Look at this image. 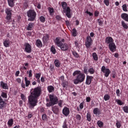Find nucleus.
<instances>
[{
	"label": "nucleus",
	"instance_id": "nucleus-23",
	"mask_svg": "<svg viewBox=\"0 0 128 128\" xmlns=\"http://www.w3.org/2000/svg\"><path fill=\"white\" fill-rule=\"evenodd\" d=\"M61 4L62 6L64 12V14H66V8L68 6L66 2H61Z\"/></svg>",
	"mask_w": 128,
	"mask_h": 128
},
{
	"label": "nucleus",
	"instance_id": "nucleus-43",
	"mask_svg": "<svg viewBox=\"0 0 128 128\" xmlns=\"http://www.w3.org/2000/svg\"><path fill=\"white\" fill-rule=\"evenodd\" d=\"M97 124L100 128H102L104 126V122L101 120H98Z\"/></svg>",
	"mask_w": 128,
	"mask_h": 128
},
{
	"label": "nucleus",
	"instance_id": "nucleus-54",
	"mask_svg": "<svg viewBox=\"0 0 128 128\" xmlns=\"http://www.w3.org/2000/svg\"><path fill=\"white\" fill-rule=\"evenodd\" d=\"M42 76V74L40 73L38 78V79L37 80V82L38 84H40V76Z\"/></svg>",
	"mask_w": 128,
	"mask_h": 128
},
{
	"label": "nucleus",
	"instance_id": "nucleus-42",
	"mask_svg": "<svg viewBox=\"0 0 128 128\" xmlns=\"http://www.w3.org/2000/svg\"><path fill=\"white\" fill-rule=\"evenodd\" d=\"M122 124H121V122H120L119 120H117L116 122V126L117 128H121Z\"/></svg>",
	"mask_w": 128,
	"mask_h": 128
},
{
	"label": "nucleus",
	"instance_id": "nucleus-19",
	"mask_svg": "<svg viewBox=\"0 0 128 128\" xmlns=\"http://www.w3.org/2000/svg\"><path fill=\"white\" fill-rule=\"evenodd\" d=\"M112 36H107V38H106V40H105V42H106V44H109V49L110 50V45L111 44V42H112Z\"/></svg>",
	"mask_w": 128,
	"mask_h": 128
},
{
	"label": "nucleus",
	"instance_id": "nucleus-31",
	"mask_svg": "<svg viewBox=\"0 0 128 128\" xmlns=\"http://www.w3.org/2000/svg\"><path fill=\"white\" fill-rule=\"evenodd\" d=\"M24 80H25L26 86H29L30 84V80H28L26 76L24 78Z\"/></svg>",
	"mask_w": 128,
	"mask_h": 128
},
{
	"label": "nucleus",
	"instance_id": "nucleus-49",
	"mask_svg": "<svg viewBox=\"0 0 128 128\" xmlns=\"http://www.w3.org/2000/svg\"><path fill=\"white\" fill-rule=\"evenodd\" d=\"M122 10L124 12H128V9H127V5L126 4H123L122 6Z\"/></svg>",
	"mask_w": 128,
	"mask_h": 128
},
{
	"label": "nucleus",
	"instance_id": "nucleus-34",
	"mask_svg": "<svg viewBox=\"0 0 128 128\" xmlns=\"http://www.w3.org/2000/svg\"><path fill=\"white\" fill-rule=\"evenodd\" d=\"M92 58L94 60H98V56L96 52H93L92 54Z\"/></svg>",
	"mask_w": 128,
	"mask_h": 128
},
{
	"label": "nucleus",
	"instance_id": "nucleus-45",
	"mask_svg": "<svg viewBox=\"0 0 128 128\" xmlns=\"http://www.w3.org/2000/svg\"><path fill=\"white\" fill-rule=\"evenodd\" d=\"M123 110L124 112L128 113V106H123Z\"/></svg>",
	"mask_w": 128,
	"mask_h": 128
},
{
	"label": "nucleus",
	"instance_id": "nucleus-35",
	"mask_svg": "<svg viewBox=\"0 0 128 128\" xmlns=\"http://www.w3.org/2000/svg\"><path fill=\"white\" fill-rule=\"evenodd\" d=\"M86 118H87V120L88 122H91V120H92V116H91V114L90 112H88L87 113Z\"/></svg>",
	"mask_w": 128,
	"mask_h": 128
},
{
	"label": "nucleus",
	"instance_id": "nucleus-26",
	"mask_svg": "<svg viewBox=\"0 0 128 128\" xmlns=\"http://www.w3.org/2000/svg\"><path fill=\"white\" fill-rule=\"evenodd\" d=\"M10 40H6L4 42V46L6 48H8L10 46Z\"/></svg>",
	"mask_w": 128,
	"mask_h": 128
},
{
	"label": "nucleus",
	"instance_id": "nucleus-32",
	"mask_svg": "<svg viewBox=\"0 0 128 128\" xmlns=\"http://www.w3.org/2000/svg\"><path fill=\"white\" fill-rule=\"evenodd\" d=\"M54 64L56 68H60V62L58 60H55Z\"/></svg>",
	"mask_w": 128,
	"mask_h": 128
},
{
	"label": "nucleus",
	"instance_id": "nucleus-12",
	"mask_svg": "<svg viewBox=\"0 0 128 128\" xmlns=\"http://www.w3.org/2000/svg\"><path fill=\"white\" fill-rule=\"evenodd\" d=\"M66 16L68 18H72V14H71V10L70 8V6H66Z\"/></svg>",
	"mask_w": 128,
	"mask_h": 128
},
{
	"label": "nucleus",
	"instance_id": "nucleus-52",
	"mask_svg": "<svg viewBox=\"0 0 128 128\" xmlns=\"http://www.w3.org/2000/svg\"><path fill=\"white\" fill-rule=\"evenodd\" d=\"M84 74H88V68H86V66H84Z\"/></svg>",
	"mask_w": 128,
	"mask_h": 128
},
{
	"label": "nucleus",
	"instance_id": "nucleus-3",
	"mask_svg": "<svg viewBox=\"0 0 128 128\" xmlns=\"http://www.w3.org/2000/svg\"><path fill=\"white\" fill-rule=\"evenodd\" d=\"M72 76H76V78L74 80V84H81L85 80L86 74H84V72H81L80 70H75V72H73Z\"/></svg>",
	"mask_w": 128,
	"mask_h": 128
},
{
	"label": "nucleus",
	"instance_id": "nucleus-21",
	"mask_svg": "<svg viewBox=\"0 0 128 128\" xmlns=\"http://www.w3.org/2000/svg\"><path fill=\"white\" fill-rule=\"evenodd\" d=\"M120 16L122 20H124L126 22H128V14H126V13L122 14Z\"/></svg>",
	"mask_w": 128,
	"mask_h": 128
},
{
	"label": "nucleus",
	"instance_id": "nucleus-24",
	"mask_svg": "<svg viewBox=\"0 0 128 128\" xmlns=\"http://www.w3.org/2000/svg\"><path fill=\"white\" fill-rule=\"evenodd\" d=\"M14 124V118H10V120H8V128L12 127V126H13Z\"/></svg>",
	"mask_w": 128,
	"mask_h": 128
},
{
	"label": "nucleus",
	"instance_id": "nucleus-30",
	"mask_svg": "<svg viewBox=\"0 0 128 128\" xmlns=\"http://www.w3.org/2000/svg\"><path fill=\"white\" fill-rule=\"evenodd\" d=\"M48 10L49 12L50 16H53L54 12V10L53 8H48Z\"/></svg>",
	"mask_w": 128,
	"mask_h": 128
},
{
	"label": "nucleus",
	"instance_id": "nucleus-22",
	"mask_svg": "<svg viewBox=\"0 0 128 128\" xmlns=\"http://www.w3.org/2000/svg\"><path fill=\"white\" fill-rule=\"evenodd\" d=\"M36 44L38 48L42 47V42L40 40H36Z\"/></svg>",
	"mask_w": 128,
	"mask_h": 128
},
{
	"label": "nucleus",
	"instance_id": "nucleus-14",
	"mask_svg": "<svg viewBox=\"0 0 128 128\" xmlns=\"http://www.w3.org/2000/svg\"><path fill=\"white\" fill-rule=\"evenodd\" d=\"M52 106V110L54 114H58L59 112H60V108L58 106Z\"/></svg>",
	"mask_w": 128,
	"mask_h": 128
},
{
	"label": "nucleus",
	"instance_id": "nucleus-2",
	"mask_svg": "<svg viewBox=\"0 0 128 128\" xmlns=\"http://www.w3.org/2000/svg\"><path fill=\"white\" fill-rule=\"evenodd\" d=\"M50 100L49 102H47L46 104V106H54V104H56L58 103V106L60 108L62 107V104L64 102V100H58V98L56 96H54V94H50Z\"/></svg>",
	"mask_w": 128,
	"mask_h": 128
},
{
	"label": "nucleus",
	"instance_id": "nucleus-57",
	"mask_svg": "<svg viewBox=\"0 0 128 128\" xmlns=\"http://www.w3.org/2000/svg\"><path fill=\"white\" fill-rule=\"evenodd\" d=\"M105 62H106V64H110V58H105Z\"/></svg>",
	"mask_w": 128,
	"mask_h": 128
},
{
	"label": "nucleus",
	"instance_id": "nucleus-60",
	"mask_svg": "<svg viewBox=\"0 0 128 128\" xmlns=\"http://www.w3.org/2000/svg\"><path fill=\"white\" fill-rule=\"evenodd\" d=\"M46 118H47V116L46 114H42V119L44 120H46Z\"/></svg>",
	"mask_w": 128,
	"mask_h": 128
},
{
	"label": "nucleus",
	"instance_id": "nucleus-13",
	"mask_svg": "<svg viewBox=\"0 0 128 128\" xmlns=\"http://www.w3.org/2000/svg\"><path fill=\"white\" fill-rule=\"evenodd\" d=\"M62 114L66 116H68L70 114V108L67 106H64L62 109Z\"/></svg>",
	"mask_w": 128,
	"mask_h": 128
},
{
	"label": "nucleus",
	"instance_id": "nucleus-44",
	"mask_svg": "<svg viewBox=\"0 0 128 128\" xmlns=\"http://www.w3.org/2000/svg\"><path fill=\"white\" fill-rule=\"evenodd\" d=\"M110 96L109 94H105L104 96V100L106 101L108 100L110 98Z\"/></svg>",
	"mask_w": 128,
	"mask_h": 128
},
{
	"label": "nucleus",
	"instance_id": "nucleus-4",
	"mask_svg": "<svg viewBox=\"0 0 128 128\" xmlns=\"http://www.w3.org/2000/svg\"><path fill=\"white\" fill-rule=\"evenodd\" d=\"M54 42L58 46H59L60 48L62 50H68L69 48L68 44H62L60 40V38H56Z\"/></svg>",
	"mask_w": 128,
	"mask_h": 128
},
{
	"label": "nucleus",
	"instance_id": "nucleus-56",
	"mask_svg": "<svg viewBox=\"0 0 128 128\" xmlns=\"http://www.w3.org/2000/svg\"><path fill=\"white\" fill-rule=\"evenodd\" d=\"M116 94H117L118 96H120V90L119 89L116 90Z\"/></svg>",
	"mask_w": 128,
	"mask_h": 128
},
{
	"label": "nucleus",
	"instance_id": "nucleus-40",
	"mask_svg": "<svg viewBox=\"0 0 128 128\" xmlns=\"http://www.w3.org/2000/svg\"><path fill=\"white\" fill-rule=\"evenodd\" d=\"M98 24L99 26H102L103 24L104 20L102 18H98Z\"/></svg>",
	"mask_w": 128,
	"mask_h": 128
},
{
	"label": "nucleus",
	"instance_id": "nucleus-20",
	"mask_svg": "<svg viewBox=\"0 0 128 128\" xmlns=\"http://www.w3.org/2000/svg\"><path fill=\"white\" fill-rule=\"evenodd\" d=\"M34 26V24L33 22H30V24H28L26 28V30H32Z\"/></svg>",
	"mask_w": 128,
	"mask_h": 128
},
{
	"label": "nucleus",
	"instance_id": "nucleus-63",
	"mask_svg": "<svg viewBox=\"0 0 128 128\" xmlns=\"http://www.w3.org/2000/svg\"><path fill=\"white\" fill-rule=\"evenodd\" d=\"M16 82H18V84H20L22 82L21 78H16Z\"/></svg>",
	"mask_w": 128,
	"mask_h": 128
},
{
	"label": "nucleus",
	"instance_id": "nucleus-59",
	"mask_svg": "<svg viewBox=\"0 0 128 128\" xmlns=\"http://www.w3.org/2000/svg\"><path fill=\"white\" fill-rule=\"evenodd\" d=\"M86 100L88 102H90L91 100V98L90 96H87L86 98Z\"/></svg>",
	"mask_w": 128,
	"mask_h": 128
},
{
	"label": "nucleus",
	"instance_id": "nucleus-27",
	"mask_svg": "<svg viewBox=\"0 0 128 128\" xmlns=\"http://www.w3.org/2000/svg\"><path fill=\"white\" fill-rule=\"evenodd\" d=\"M46 16H40L39 18V20L41 22L44 23L46 22Z\"/></svg>",
	"mask_w": 128,
	"mask_h": 128
},
{
	"label": "nucleus",
	"instance_id": "nucleus-41",
	"mask_svg": "<svg viewBox=\"0 0 128 128\" xmlns=\"http://www.w3.org/2000/svg\"><path fill=\"white\" fill-rule=\"evenodd\" d=\"M50 50H51L52 52V54H55L56 52V50L54 46H51Z\"/></svg>",
	"mask_w": 128,
	"mask_h": 128
},
{
	"label": "nucleus",
	"instance_id": "nucleus-50",
	"mask_svg": "<svg viewBox=\"0 0 128 128\" xmlns=\"http://www.w3.org/2000/svg\"><path fill=\"white\" fill-rule=\"evenodd\" d=\"M86 14H89L90 16H93L94 14L92 12H88V10H86Z\"/></svg>",
	"mask_w": 128,
	"mask_h": 128
},
{
	"label": "nucleus",
	"instance_id": "nucleus-55",
	"mask_svg": "<svg viewBox=\"0 0 128 128\" xmlns=\"http://www.w3.org/2000/svg\"><path fill=\"white\" fill-rule=\"evenodd\" d=\"M84 102H80V110H82V108H84Z\"/></svg>",
	"mask_w": 128,
	"mask_h": 128
},
{
	"label": "nucleus",
	"instance_id": "nucleus-5",
	"mask_svg": "<svg viewBox=\"0 0 128 128\" xmlns=\"http://www.w3.org/2000/svg\"><path fill=\"white\" fill-rule=\"evenodd\" d=\"M27 16L29 22H34L36 18V12L34 10H30L27 12Z\"/></svg>",
	"mask_w": 128,
	"mask_h": 128
},
{
	"label": "nucleus",
	"instance_id": "nucleus-37",
	"mask_svg": "<svg viewBox=\"0 0 128 128\" xmlns=\"http://www.w3.org/2000/svg\"><path fill=\"white\" fill-rule=\"evenodd\" d=\"M29 68V64L28 62H24V66H23V69L24 70H28Z\"/></svg>",
	"mask_w": 128,
	"mask_h": 128
},
{
	"label": "nucleus",
	"instance_id": "nucleus-64",
	"mask_svg": "<svg viewBox=\"0 0 128 128\" xmlns=\"http://www.w3.org/2000/svg\"><path fill=\"white\" fill-rule=\"evenodd\" d=\"M56 19L58 20H61V16H56Z\"/></svg>",
	"mask_w": 128,
	"mask_h": 128
},
{
	"label": "nucleus",
	"instance_id": "nucleus-15",
	"mask_svg": "<svg viewBox=\"0 0 128 128\" xmlns=\"http://www.w3.org/2000/svg\"><path fill=\"white\" fill-rule=\"evenodd\" d=\"M0 86L4 90H8L9 88L8 84L4 82L2 80L0 82Z\"/></svg>",
	"mask_w": 128,
	"mask_h": 128
},
{
	"label": "nucleus",
	"instance_id": "nucleus-33",
	"mask_svg": "<svg viewBox=\"0 0 128 128\" xmlns=\"http://www.w3.org/2000/svg\"><path fill=\"white\" fill-rule=\"evenodd\" d=\"M122 28H124L125 30H128V24H126V22H124V20H122Z\"/></svg>",
	"mask_w": 128,
	"mask_h": 128
},
{
	"label": "nucleus",
	"instance_id": "nucleus-36",
	"mask_svg": "<svg viewBox=\"0 0 128 128\" xmlns=\"http://www.w3.org/2000/svg\"><path fill=\"white\" fill-rule=\"evenodd\" d=\"M72 54H73V56H74L76 58H80V54H78V52H76V50H74L73 52H72Z\"/></svg>",
	"mask_w": 128,
	"mask_h": 128
},
{
	"label": "nucleus",
	"instance_id": "nucleus-48",
	"mask_svg": "<svg viewBox=\"0 0 128 128\" xmlns=\"http://www.w3.org/2000/svg\"><path fill=\"white\" fill-rule=\"evenodd\" d=\"M105 6H110V0H104V2Z\"/></svg>",
	"mask_w": 128,
	"mask_h": 128
},
{
	"label": "nucleus",
	"instance_id": "nucleus-51",
	"mask_svg": "<svg viewBox=\"0 0 128 128\" xmlns=\"http://www.w3.org/2000/svg\"><path fill=\"white\" fill-rule=\"evenodd\" d=\"M32 70H30L29 72H28V77L32 78Z\"/></svg>",
	"mask_w": 128,
	"mask_h": 128
},
{
	"label": "nucleus",
	"instance_id": "nucleus-1",
	"mask_svg": "<svg viewBox=\"0 0 128 128\" xmlns=\"http://www.w3.org/2000/svg\"><path fill=\"white\" fill-rule=\"evenodd\" d=\"M42 86H37L34 88L32 94L28 96V106L32 110L34 108V106H37L38 102V98L42 94Z\"/></svg>",
	"mask_w": 128,
	"mask_h": 128
},
{
	"label": "nucleus",
	"instance_id": "nucleus-47",
	"mask_svg": "<svg viewBox=\"0 0 128 128\" xmlns=\"http://www.w3.org/2000/svg\"><path fill=\"white\" fill-rule=\"evenodd\" d=\"M76 118L78 120H82V116L80 114H76Z\"/></svg>",
	"mask_w": 128,
	"mask_h": 128
},
{
	"label": "nucleus",
	"instance_id": "nucleus-28",
	"mask_svg": "<svg viewBox=\"0 0 128 128\" xmlns=\"http://www.w3.org/2000/svg\"><path fill=\"white\" fill-rule=\"evenodd\" d=\"M48 90L49 92H52L54 90V88L52 86H48Z\"/></svg>",
	"mask_w": 128,
	"mask_h": 128
},
{
	"label": "nucleus",
	"instance_id": "nucleus-10",
	"mask_svg": "<svg viewBox=\"0 0 128 128\" xmlns=\"http://www.w3.org/2000/svg\"><path fill=\"white\" fill-rule=\"evenodd\" d=\"M24 50L28 54L32 52V46L28 42H26L24 44Z\"/></svg>",
	"mask_w": 128,
	"mask_h": 128
},
{
	"label": "nucleus",
	"instance_id": "nucleus-62",
	"mask_svg": "<svg viewBox=\"0 0 128 128\" xmlns=\"http://www.w3.org/2000/svg\"><path fill=\"white\" fill-rule=\"evenodd\" d=\"M20 74V70H17V72H16V74H15L16 76H18Z\"/></svg>",
	"mask_w": 128,
	"mask_h": 128
},
{
	"label": "nucleus",
	"instance_id": "nucleus-9",
	"mask_svg": "<svg viewBox=\"0 0 128 128\" xmlns=\"http://www.w3.org/2000/svg\"><path fill=\"white\" fill-rule=\"evenodd\" d=\"M93 42V40L92 38L90 37V36H88L86 38V48H90V46H92V44Z\"/></svg>",
	"mask_w": 128,
	"mask_h": 128
},
{
	"label": "nucleus",
	"instance_id": "nucleus-46",
	"mask_svg": "<svg viewBox=\"0 0 128 128\" xmlns=\"http://www.w3.org/2000/svg\"><path fill=\"white\" fill-rule=\"evenodd\" d=\"M88 72L91 74H94V68H90L88 69Z\"/></svg>",
	"mask_w": 128,
	"mask_h": 128
},
{
	"label": "nucleus",
	"instance_id": "nucleus-53",
	"mask_svg": "<svg viewBox=\"0 0 128 128\" xmlns=\"http://www.w3.org/2000/svg\"><path fill=\"white\" fill-rule=\"evenodd\" d=\"M100 14V12H98V10H96L95 12L94 13V15L96 17H98V16Z\"/></svg>",
	"mask_w": 128,
	"mask_h": 128
},
{
	"label": "nucleus",
	"instance_id": "nucleus-8",
	"mask_svg": "<svg viewBox=\"0 0 128 128\" xmlns=\"http://www.w3.org/2000/svg\"><path fill=\"white\" fill-rule=\"evenodd\" d=\"M101 72L104 74V76L106 78H108L109 76L111 71L110 70V68H106L104 66H103L101 68Z\"/></svg>",
	"mask_w": 128,
	"mask_h": 128
},
{
	"label": "nucleus",
	"instance_id": "nucleus-58",
	"mask_svg": "<svg viewBox=\"0 0 128 128\" xmlns=\"http://www.w3.org/2000/svg\"><path fill=\"white\" fill-rule=\"evenodd\" d=\"M40 73V72L39 74L36 73V74H35V78H36V82H38V78H39Z\"/></svg>",
	"mask_w": 128,
	"mask_h": 128
},
{
	"label": "nucleus",
	"instance_id": "nucleus-38",
	"mask_svg": "<svg viewBox=\"0 0 128 128\" xmlns=\"http://www.w3.org/2000/svg\"><path fill=\"white\" fill-rule=\"evenodd\" d=\"M116 102L120 106H122V104H124V102H122V100H118V99L116 100Z\"/></svg>",
	"mask_w": 128,
	"mask_h": 128
},
{
	"label": "nucleus",
	"instance_id": "nucleus-7",
	"mask_svg": "<svg viewBox=\"0 0 128 128\" xmlns=\"http://www.w3.org/2000/svg\"><path fill=\"white\" fill-rule=\"evenodd\" d=\"M5 12L6 14V19L8 22H12V10L11 8H6Z\"/></svg>",
	"mask_w": 128,
	"mask_h": 128
},
{
	"label": "nucleus",
	"instance_id": "nucleus-29",
	"mask_svg": "<svg viewBox=\"0 0 128 128\" xmlns=\"http://www.w3.org/2000/svg\"><path fill=\"white\" fill-rule=\"evenodd\" d=\"M72 36H74V37L77 36L78 32H77L76 28H73L72 30Z\"/></svg>",
	"mask_w": 128,
	"mask_h": 128
},
{
	"label": "nucleus",
	"instance_id": "nucleus-39",
	"mask_svg": "<svg viewBox=\"0 0 128 128\" xmlns=\"http://www.w3.org/2000/svg\"><path fill=\"white\" fill-rule=\"evenodd\" d=\"M62 126V128H68V124H67L66 120H64Z\"/></svg>",
	"mask_w": 128,
	"mask_h": 128
},
{
	"label": "nucleus",
	"instance_id": "nucleus-61",
	"mask_svg": "<svg viewBox=\"0 0 128 128\" xmlns=\"http://www.w3.org/2000/svg\"><path fill=\"white\" fill-rule=\"evenodd\" d=\"M21 98L22 100H26V96L24 94H22L20 95Z\"/></svg>",
	"mask_w": 128,
	"mask_h": 128
},
{
	"label": "nucleus",
	"instance_id": "nucleus-25",
	"mask_svg": "<svg viewBox=\"0 0 128 128\" xmlns=\"http://www.w3.org/2000/svg\"><path fill=\"white\" fill-rule=\"evenodd\" d=\"M8 2L9 6L10 8H14V0H8Z\"/></svg>",
	"mask_w": 128,
	"mask_h": 128
},
{
	"label": "nucleus",
	"instance_id": "nucleus-11",
	"mask_svg": "<svg viewBox=\"0 0 128 128\" xmlns=\"http://www.w3.org/2000/svg\"><path fill=\"white\" fill-rule=\"evenodd\" d=\"M110 50L112 52H114L116 50V44H114V40L112 38L111 44L110 45Z\"/></svg>",
	"mask_w": 128,
	"mask_h": 128
},
{
	"label": "nucleus",
	"instance_id": "nucleus-6",
	"mask_svg": "<svg viewBox=\"0 0 128 128\" xmlns=\"http://www.w3.org/2000/svg\"><path fill=\"white\" fill-rule=\"evenodd\" d=\"M7 98L8 94L6 92H2L1 94V96H0V110H4L6 106V102L4 100L3 98Z\"/></svg>",
	"mask_w": 128,
	"mask_h": 128
},
{
	"label": "nucleus",
	"instance_id": "nucleus-17",
	"mask_svg": "<svg viewBox=\"0 0 128 128\" xmlns=\"http://www.w3.org/2000/svg\"><path fill=\"white\" fill-rule=\"evenodd\" d=\"M49 39H50L49 34H44L42 38L43 43L46 44V42H48Z\"/></svg>",
	"mask_w": 128,
	"mask_h": 128
},
{
	"label": "nucleus",
	"instance_id": "nucleus-16",
	"mask_svg": "<svg viewBox=\"0 0 128 128\" xmlns=\"http://www.w3.org/2000/svg\"><path fill=\"white\" fill-rule=\"evenodd\" d=\"M94 78V76H86V84H90L92 80Z\"/></svg>",
	"mask_w": 128,
	"mask_h": 128
},
{
	"label": "nucleus",
	"instance_id": "nucleus-18",
	"mask_svg": "<svg viewBox=\"0 0 128 128\" xmlns=\"http://www.w3.org/2000/svg\"><path fill=\"white\" fill-rule=\"evenodd\" d=\"M93 112L94 114H96V115H98V114L100 115V114H102V112L98 108H94Z\"/></svg>",
	"mask_w": 128,
	"mask_h": 128
}]
</instances>
